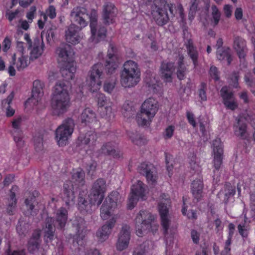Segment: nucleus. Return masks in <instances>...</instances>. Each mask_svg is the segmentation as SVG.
Segmentation results:
<instances>
[{"label":"nucleus","mask_w":255,"mask_h":255,"mask_svg":"<svg viewBox=\"0 0 255 255\" xmlns=\"http://www.w3.org/2000/svg\"><path fill=\"white\" fill-rule=\"evenodd\" d=\"M70 16L72 20L80 26L75 24H70L65 31V40L68 43L75 45L80 41L79 31L87 24L85 20V17L88 16L86 14V9L83 7H74L71 12Z\"/></svg>","instance_id":"1"},{"label":"nucleus","mask_w":255,"mask_h":255,"mask_svg":"<svg viewBox=\"0 0 255 255\" xmlns=\"http://www.w3.org/2000/svg\"><path fill=\"white\" fill-rule=\"evenodd\" d=\"M54 88L51 103V108L55 115H60L65 113L69 107L70 98L63 82L57 83Z\"/></svg>","instance_id":"2"},{"label":"nucleus","mask_w":255,"mask_h":255,"mask_svg":"<svg viewBox=\"0 0 255 255\" xmlns=\"http://www.w3.org/2000/svg\"><path fill=\"white\" fill-rule=\"evenodd\" d=\"M120 74L122 86L126 88L135 87L140 80V70L137 63L128 60L123 65Z\"/></svg>","instance_id":"3"},{"label":"nucleus","mask_w":255,"mask_h":255,"mask_svg":"<svg viewBox=\"0 0 255 255\" xmlns=\"http://www.w3.org/2000/svg\"><path fill=\"white\" fill-rule=\"evenodd\" d=\"M158 109V102L154 99H146L141 105L140 113L137 114L138 124L142 126L149 125Z\"/></svg>","instance_id":"4"},{"label":"nucleus","mask_w":255,"mask_h":255,"mask_svg":"<svg viewBox=\"0 0 255 255\" xmlns=\"http://www.w3.org/2000/svg\"><path fill=\"white\" fill-rule=\"evenodd\" d=\"M75 127L74 120L70 118L64 120L55 131V138L59 146L66 145L68 138L71 136Z\"/></svg>","instance_id":"5"},{"label":"nucleus","mask_w":255,"mask_h":255,"mask_svg":"<svg viewBox=\"0 0 255 255\" xmlns=\"http://www.w3.org/2000/svg\"><path fill=\"white\" fill-rule=\"evenodd\" d=\"M154 220V216L150 212L146 210H141L135 219L136 235L142 237L146 234Z\"/></svg>","instance_id":"6"},{"label":"nucleus","mask_w":255,"mask_h":255,"mask_svg":"<svg viewBox=\"0 0 255 255\" xmlns=\"http://www.w3.org/2000/svg\"><path fill=\"white\" fill-rule=\"evenodd\" d=\"M104 67L102 63L94 65L89 72V79L87 80L89 90L91 92H97L102 84L101 79L103 78Z\"/></svg>","instance_id":"7"},{"label":"nucleus","mask_w":255,"mask_h":255,"mask_svg":"<svg viewBox=\"0 0 255 255\" xmlns=\"http://www.w3.org/2000/svg\"><path fill=\"white\" fill-rule=\"evenodd\" d=\"M106 190V181L102 178L98 179L93 183L89 196L92 202L96 203L98 206L102 202L104 198V193Z\"/></svg>","instance_id":"8"},{"label":"nucleus","mask_w":255,"mask_h":255,"mask_svg":"<svg viewBox=\"0 0 255 255\" xmlns=\"http://www.w3.org/2000/svg\"><path fill=\"white\" fill-rule=\"evenodd\" d=\"M145 185L142 182L137 181L131 187V192L128 198V208L133 209L139 198L145 200Z\"/></svg>","instance_id":"9"},{"label":"nucleus","mask_w":255,"mask_h":255,"mask_svg":"<svg viewBox=\"0 0 255 255\" xmlns=\"http://www.w3.org/2000/svg\"><path fill=\"white\" fill-rule=\"evenodd\" d=\"M117 48L113 43L109 44V49L108 51L107 58L105 64V69L108 75L114 73L119 66V59L116 55Z\"/></svg>","instance_id":"10"},{"label":"nucleus","mask_w":255,"mask_h":255,"mask_svg":"<svg viewBox=\"0 0 255 255\" xmlns=\"http://www.w3.org/2000/svg\"><path fill=\"white\" fill-rule=\"evenodd\" d=\"M76 228V233L73 237V244L75 243L78 245L83 244V240L88 233L86 221L82 218H77L73 223Z\"/></svg>","instance_id":"11"},{"label":"nucleus","mask_w":255,"mask_h":255,"mask_svg":"<svg viewBox=\"0 0 255 255\" xmlns=\"http://www.w3.org/2000/svg\"><path fill=\"white\" fill-rule=\"evenodd\" d=\"M212 148L214 166L216 169L218 170L222 164L224 153L223 145L220 138H216L213 140Z\"/></svg>","instance_id":"12"},{"label":"nucleus","mask_w":255,"mask_h":255,"mask_svg":"<svg viewBox=\"0 0 255 255\" xmlns=\"http://www.w3.org/2000/svg\"><path fill=\"white\" fill-rule=\"evenodd\" d=\"M170 200L160 201L158 204V210L161 217V225L164 230V234H167L169 227V220L168 218V209L170 206Z\"/></svg>","instance_id":"13"},{"label":"nucleus","mask_w":255,"mask_h":255,"mask_svg":"<svg viewBox=\"0 0 255 255\" xmlns=\"http://www.w3.org/2000/svg\"><path fill=\"white\" fill-rule=\"evenodd\" d=\"M220 94L223 99V103L227 109L234 111L238 108V104L234 93L229 91L227 86H223L221 88Z\"/></svg>","instance_id":"14"},{"label":"nucleus","mask_w":255,"mask_h":255,"mask_svg":"<svg viewBox=\"0 0 255 255\" xmlns=\"http://www.w3.org/2000/svg\"><path fill=\"white\" fill-rule=\"evenodd\" d=\"M151 14L156 23L159 26L166 24L169 20L165 6L155 5L152 10Z\"/></svg>","instance_id":"15"},{"label":"nucleus","mask_w":255,"mask_h":255,"mask_svg":"<svg viewBox=\"0 0 255 255\" xmlns=\"http://www.w3.org/2000/svg\"><path fill=\"white\" fill-rule=\"evenodd\" d=\"M138 172L145 176L147 181L154 183L156 180V171L155 168L152 164L142 163L137 168Z\"/></svg>","instance_id":"16"},{"label":"nucleus","mask_w":255,"mask_h":255,"mask_svg":"<svg viewBox=\"0 0 255 255\" xmlns=\"http://www.w3.org/2000/svg\"><path fill=\"white\" fill-rule=\"evenodd\" d=\"M130 238V227L127 225H124L119 234L117 243V250L122 251L126 249L128 247Z\"/></svg>","instance_id":"17"},{"label":"nucleus","mask_w":255,"mask_h":255,"mask_svg":"<svg viewBox=\"0 0 255 255\" xmlns=\"http://www.w3.org/2000/svg\"><path fill=\"white\" fill-rule=\"evenodd\" d=\"M117 8L115 5L110 2H106L103 6L102 17L103 22L106 24L113 23L114 18L116 15Z\"/></svg>","instance_id":"18"},{"label":"nucleus","mask_w":255,"mask_h":255,"mask_svg":"<svg viewBox=\"0 0 255 255\" xmlns=\"http://www.w3.org/2000/svg\"><path fill=\"white\" fill-rule=\"evenodd\" d=\"M116 222V218L112 217L97 231L96 236L100 241L104 242L109 238Z\"/></svg>","instance_id":"19"},{"label":"nucleus","mask_w":255,"mask_h":255,"mask_svg":"<svg viewBox=\"0 0 255 255\" xmlns=\"http://www.w3.org/2000/svg\"><path fill=\"white\" fill-rule=\"evenodd\" d=\"M56 53L58 55V61L62 64L73 62L71 47L69 44H63L56 49Z\"/></svg>","instance_id":"20"},{"label":"nucleus","mask_w":255,"mask_h":255,"mask_svg":"<svg viewBox=\"0 0 255 255\" xmlns=\"http://www.w3.org/2000/svg\"><path fill=\"white\" fill-rule=\"evenodd\" d=\"M175 70L173 62H162L160 67V77L166 83L172 82V75Z\"/></svg>","instance_id":"21"},{"label":"nucleus","mask_w":255,"mask_h":255,"mask_svg":"<svg viewBox=\"0 0 255 255\" xmlns=\"http://www.w3.org/2000/svg\"><path fill=\"white\" fill-rule=\"evenodd\" d=\"M101 154L112 156L114 158H120L122 157V153L116 149V144L113 142H106L102 146L99 151Z\"/></svg>","instance_id":"22"},{"label":"nucleus","mask_w":255,"mask_h":255,"mask_svg":"<svg viewBox=\"0 0 255 255\" xmlns=\"http://www.w3.org/2000/svg\"><path fill=\"white\" fill-rule=\"evenodd\" d=\"M75 188L71 181H67L63 186V199L67 206L73 204L75 199Z\"/></svg>","instance_id":"23"},{"label":"nucleus","mask_w":255,"mask_h":255,"mask_svg":"<svg viewBox=\"0 0 255 255\" xmlns=\"http://www.w3.org/2000/svg\"><path fill=\"white\" fill-rule=\"evenodd\" d=\"M97 139V135L96 133L90 131L85 134L80 135L78 137L79 146L88 145L90 149H92Z\"/></svg>","instance_id":"24"},{"label":"nucleus","mask_w":255,"mask_h":255,"mask_svg":"<svg viewBox=\"0 0 255 255\" xmlns=\"http://www.w3.org/2000/svg\"><path fill=\"white\" fill-rule=\"evenodd\" d=\"M44 86V83L40 80H36L33 82L31 98L28 100L33 102L34 104L38 103L43 96Z\"/></svg>","instance_id":"25"},{"label":"nucleus","mask_w":255,"mask_h":255,"mask_svg":"<svg viewBox=\"0 0 255 255\" xmlns=\"http://www.w3.org/2000/svg\"><path fill=\"white\" fill-rule=\"evenodd\" d=\"M234 48L241 60H245L246 56L247 48L246 42L244 39L238 36L234 38Z\"/></svg>","instance_id":"26"},{"label":"nucleus","mask_w":255,"mask_h":255,"mask_svg":"<svg viewBox=\"0 0 255 255\" xmlns=\"http://www.w3.org/2000/svg\"><path fill=\"white\" fill-rule=\"evenodd\" d=\"M43 47L42 40L41 41L39 38H35L31 47L32 49L30 53V60H33L40 56L43 53Z\"/></svg>","instance_id":"27"},{"label":"nucleus","mask_w":255,"mask_h":255,"mask_svg":"<svg viewBox=\"0 0 255 255\" xmlns=\"http://www.w3.org/2000/svg\"><path fill=\"white\" fill-rule=\"evenodd\" d=\"M62 77L65 80L68 81L73 79L76 72V67L74 62L62 64L60 70Z\"/></svg>","instance_id":"28"},{"label":"nucleus","mask_w":255,"mask_h":255,"mask_svg":"<svg viewBox=\"0 0 255 255\" xmlns=\"http://www.w3.org/2000/svg\"><path fill=\"white\" fill-rule=\"evenodd\" d=\"M68 212L67 210L61 207L57 210L56 214L55 225L58 229H63L67 222Z\"/></svg>","instance_id":"29"},{"label":"nucleus","mask_w":255,"mask_h":255,"mask_svg":"<svg viewBox=\"0 0 255 255\" xmlns=\"http://www.w3.org/2000/svg\"><path fill=\"white\" fill-rule=\"evenodd\" d=\"M40 233L39 231H35L28 242V250L30 253H34L38 250L40 244Z\"/></svg>","instance_id":"30"},{"label":"nucleus","mask_w":255,"mask_h":255,"mask_svg":"<svg viewBox=\"0 0 255 255\" xmlns=\"http://www.w3.org/2000/svg\"><path fill=\"white\" fill-rule=\"evenodd\" d=\"M39 194L38 191L34 190L29 192L28 197L25 200L24 203L32 216H35L37 214V211L34 210V204L36 202V197H38Z\"/></svg>","instance_id":"31"},{"label":"nucleus","mask_w":255,"mask_h":255,"mask_svg":"<svg viewBox=\"0 0 255 255\" xmlns=\"http://www.w3.org/2000/svg\"><path fill=\"white\" fill-rule=\"evenodd\" d=\"M203 182L200 180H195L191 185V191L196 202H199L202 197Z\"/></svg>","instance_id":"32"},{"label":"nucleus","mask_w":255,"mask_h":255,"mask_svg":"<svg viewBox=\"0 0 255 255\" xmlns=\"http://www.w3.org/2000/svg\"><path fill=\"white\" fill-rule=\"evenodd\" d=\"M78 207L79 210L83 213H91L92 211V206L96 205L90 199V202H88L84 197H83L81 193L79 194L78 197Z\"/></svg>","instance_id":"33"},{"label":"nucleus","mask_w":255,"mask_h":255,"mask_svg":"<svg viewBox=\"0 0 255 255\" xmlns=\"http://www.w3.org/2000/svg\"><path fill=\"white\" fill-rule=\"evenodd\" d=\"M72 179L75 184L76 189L83 186L85 183V172L81 168L77 169L73 173Z\"/></svg>","instance_id":"34"},{"label":"nucleus","mask_w":255,"mask_h":255,"mask_svg":"<svg viewBox=\"0 0 255 255\" xmlns=\"http://www.w3.org/2000/svg\"><path fill=\"white\" fill-rule=\"evenodd\" d=\"M80 119L82 123L86 125L95 121L96 115L92 110L89 108H86L81 114Z\"/></svg>","instance_id":"35"},{"label":"nucleus","mask_w":255,"mask_h":255,"mask_svg":"<svg viewBox=\"0 0 255 255\" xmlns=\"http://www.w3.org/2000/svg\"><path fill=\"white\" fill-rule=\"evenodd\" d=\"M217 56L220 60H223L226 59L228 65H230L233 60L231 53V49L229 47H224L220 49L217 50Z\"/></svg>","instance_id":"36"},{"label":"nucleus","mask_w":255,"mask_h":255,"mask_svg":"<svg viewBox=\"0 0 255 255\" xmlns=\"http://www.w3.org/2000/svg\"><path fill=\"white\" fill-rule=\"evenodd\" d=\"M95 30L96 32L94 35L92 34L91 38L95 43H98L106 38L107 29L104 26L99 25L96 27Z\"/></svg>","instance_id":"37"},{"label":"nucleus","mask_w":255,"mask_h":255,"mask_svg":"<svg viewBox=\"0 0 255 255\" xmlns=\"http://www.w3.org/2000/svg\"><path fill=\"white\" fill-rule=\"evenodd\" d=\"M185 45L188 55L195 65L198 59V53L196 48L193 45V41L191 39H188Z\"/></svg>","instance_id":"38"},{"label":"nucleus","mask_w":255,"mask_h":255,"mask_svg":"<svg viewBox=\"0 0 255 255\" xmlns=\"http://www.w3.org/2000/svg\"><path fill=\"white\" fill-rule=\"evenodd\" d=\"M122 113L124 117L129 119L131 118L135 113V109L132 103L130 101H126L123 105Z\"/></svg>","instance_id":"39"},{"label":"nucleus","mask_w":255,"mask_h":255,"mask_svg":"<svg viewBox=\"0 0 255 255\" xmlns=\"http://www.w3.org/2000/svg\"><path fill=\"white\" fill-rule=\"evenodd\" d=\"M30 230V225L25 221L20 219L16 226V231L19 236L24 237Z\"/></svg>","instance_id":"40"},{"label":"nucleus","mask_w":255,"mask_h":255,"mask_svg":"<svg viewBox=\"0 0 255 255\" xmlns=\"http://www.w3.org/2000/svg\"><path fill=\"white\" fill-rule=\"evenodd\" d=\"M114 207L109 204L108 200H105L101 208V217L103 220H107L111 216V210Z\"/></svg>","instance_id":"41"},{"label":"nucleus","mask_w":255,"mask_h":255,"mask_svg":"<svg viewBox=\"0 0 255 255\" xmlns=\"http://www.w3.org/2000/svg\"><path fill=\"white\" fill-rule=\"evenodd\" d=\"M211 9L212 18L211 19V25L213 27H215L218 24L220 21L221 12L217 7L215 5L212 6Z\"/></svg>","instance_id":"42"},{"label":"nucleus","mask_w":255,"mask_h":255,"mask_svg":"<svg viewBox=\"0 0 255 255\" xmlns=\"http://www.w3.org/2000/svg\"><path fill=\"white\" fill-rule=\"evenodd\" d=\"M86 14L88 15L87 13ZM90 20V26L91 27V34L94 35L96 32V27H97V12L95 9H92L91 11L90 15L87 16ZM87 17H85V18Z\"/></svg>","instance_id":"43"},{"label":"nucleus","mask_w":255,"mask_h":255,"mask_svg":"<svg viewBox=\"0 0 255 255\" xmlns=\"http://www.w3.org/2000/svg\"><path fill=\"white\" fill-rule=\"evenodd\" d=\"M235 133L236 136L242 139H246L247 136V125L242 123L238 124L237 122V128L235 130Z\"/></svg>","instance_id":"44"},{"label":"nucleus","mask_w":255,"mask_h":255,"mask_svg":"<svg viewBox=\"0 0 255 255\" xmlns=\"http://www.w3.org/2000/svg\"><path fill=\"white\" fill-rule=\"evenodd\" d=\"M240 73L238 71H234L230 75L228 78L229 85L234 88H240L239 79Z\"/></svg>","instance_id":"45"},{"label":"nucleus","mask_w":255,"mask_h":255,"mask_svg":"<svg viewBox=\"0 0 255 255\" xmlns=\"http://www.w3.org/2000/svg\"><path fill=\"white\" fill-rule=\"evenodd\" d=\"M120 197L119 193L117 191H113L108 196V198L106 200H108L109 204L112 207L115 208L117 206L118 201Z\"/></svg>","instance_id":"46"},{"label":"nucleus","mask_w":255,"mask_h":255,"mask_svg":"<svg viewBox=\"0 0 255 255\" xmlns=\"http://www.w3.org/2000/svg\"><path fill=\"white\" fill-rule=\"evenodd\" d=\"M200 0H191L190 1V6L189 12V19L190 20H192L196 14V11L197 10V8L198 4L200 2Z\"/></svg>","instance_id":"47"},{"label":"nucleus","mask_w":255,"mask_h":255,"mask_svg":"<svg viewBox=\"0 0 255 255\" xmlns=\"http://www.w3.org/2000/svg\"><path fill=\"white\" fill-rule=\"evenodd\" d=\"M254 116L251 112H248L246 111L239 117V118L237 119L238 124H240V123H243L244 121L250 122L254 120Z\"/></svg>","instance_id":"48"},{"label":"nucleus","mask_w":255,"mask_h":255,"mask_svg":"<svg viewBox=\"0 0 255 255\" xmlns=\"http://www.w3.org/2000/svg\"><path fill=\"white\" fill-rule=\"evenodd\" d=\"M26 59L27 57L24 55H20V57L18 58L16 65L17 70H22L28 66V64Z\"/></svg>","instance_id":"49"},{"label":"nucleus","mask_w":255,"mask_h":255,"mask_svg":"<svg viewBox=\"0 0 255 255\" xmlns=\"http://www.w3.org/2000/svg\"><path fill=\"white\" fill-rule=\"evenodd\" d=\"M225 195L227 197L226 202L228 200L230 197L233 196L236 192L235 187H233L229 182H226L225 184Z\"/></svg>","instance_id":"50"},{"label":"nucleus","mask_w":255,"mask_h":255,"mask_svg":"<svg viewBox=\"0 0 255 255\" xmlns=\"http://www.w3.org/2000/svg\"><path fill=\"white\" fill-rule=\"evenodd\" d=\"M187 72V68L185 65L177 66V77L179 80H183Z\"/></svg>","instance_id":"51"},{"label":"nucleus","mask_w":255,"mask_h":255,"mask_svg":"<svg viewBox=\"0 0 255 255\" xmlns=\"http://www.w3.org/2000/svg\"><path fill=\"white\" fill-rule=\"evenodd\" d=\"M13 139L19 147H22L24 144V141L22 140L21 132H13Z\"/></svg>","instance_id":"52"},{"label":"nucleus","mask_w":255,"mask_h":255,"mask_svg":"<svg viewBox=\"0 0 255 255\" xmlns=\"http://www.w3.org/2000/svg\"><path fill=\"white\" fill-rule=\"evenodd\" d=\"M146 243L138 246L134 251L133 255H146Z\"/></svg>","instance_id":"53"},{"label":"nucleus","mask_w":255,"mask_h":255,"mask_svg":"<svg viewBox=\"0 0 255 255\" xmlns=\"http://www.w3.org/2000/svg\"><path fill=\"white\" fill-rule=\"evenodd\" d=\"M98 98V104L101 107H103L106 105H107V99L105 96L103 94H98L97 95Z\"/></svg>","instance_id":"54"},{"label":"nucleus","mask_w":255,"mask_h":255,"mask_svg":"<svg viewBox=\"0 0 255 255\" xmlns=\"http://www.w3.org/2000/svg\"><path fill=\"white\" fill-rule=\"evenodd\" d=\"M210 74L211 76L216 81H219L220 77L219 75V71L217 67L212 66L210 69Z\"/></svg>","instance_id":"55"},{"label":"nucleus","mask_w":255,"mask_h":255,"mask_svg":"<svg viewBox=\"0 0 255 255\" xmlns=\"http://www.w3.org/2000/svg\"><path fill=\"white\" fill-rule=\"evenodd\" d=\"M206 84L205 83H202L201 84V88L199 89V97L203 101H206L207 100V96H206Z\"/></svg>","instance_id":"56"},{"label":"nucleus","mask_w":255,"mask_h":255,"mask_svg":"<svg viewBox=\"0 0 255 255\" xmlns=\"http://www.w3.org/2000/svg\"><path fill=\"white\" fill-rule=\"evenodd\" d=\"M175 130V127L173 126H169L165 130L164 132V137L166 139L170 138L173 134L174 131Z\"/></svg>","instance_id":"57"},{"label":"nucleus","mask_w":255,"mask_h":255,"mask_svg":"<svg viewBox=\"0 0 255 255\" xmlns=\"http://www.w3.org/2000/svg\"><path fill=\"white\" fill-rule=\"evenodd\" d=\"M45 36L47 42L50 43L55 36L54 29L52 28L48 29L46 32Z\"/></svg>","instance_id":"58"},{"label":"nucleus","mask_w":255,"mask_h":255,"mask_svg":"<svg viewBox=\"0 0 255 255\" xmlns=\"http://www.w3.org/2000/svg\"><path fill=\"white\" fill-rule=\"evenodd\" d=\"M54 219L49 217H47L45 221V227L44 229H55L53 226Z\"/></svg>","instance_id":"59"},{"label":"nucleus","mask_w":255,"mask_h":255,"mask_svg":"<svg viewBox=\"0 0 255 255\" xmlns=\"http://www.w3.org/2000/svg\"><path fill=\"white\" fill-rule=\"evenodd\" d=\"M21 119L18 118L17 119L14 120L12 123V126L13 128V132H21L20 130H19V127L21 123Z\"/></svg>","instance_id":"60"},{"label":"nucleus","mask_w":255,"mask_h":255,"mask_svg":"<svg viewBox=\"0 0 255 255\" xmlns=\"http://www.w3.org/2000/svg\"><path fill=\"white\" fill-rule=\"evenodd\" d=\"M34 147L36 151H39L43 149L42 140L40 138L34 139Z\"/></svg>","instance_id":"61"},{"label":"nucleus","mask_w":255,"mask_h":255,"mask_svg":"<svg viewBox=\"0 0 255 255\" xmlns=\"http://www.w3.org/2000/svg\"><path fill=\"white\" fill-rule=\"evenodd\" d=\"M46 13L50 18H54L56 16L55 8L53 5H50Z\"/></svg>","instance_id":"62"},{"label":"nucleus","mask_w":255,"mask_h":255,"mask_svg":"<svg viewBox=\"0 0 255 255\" xmlns=\"http://www.w3.org/2000/svg\"><path fill=\"white\" fill-rule=\"evenodd\" d=\"M14 96V93L12 91L10 94L8 96L6 99L3 100L2 101V105L3 107L5 106L6 105H10L11 103L13 97Z\"/></svg>","instance_id":"63"},{"label":"nucleus","mask_w":255,"mask_h":255,"mask_svg":"<svg viewBox=\"0 0 255 255\" xmlns=\"http://www.w3.org/2000/svg\"><path fill=\"white\" fill-rule=\"evenodd\" d=\"M4 255H24L23 252L12 251L10 249V245H8V249L5 251Z\"/></svg>","instance_id":"64"}]
</instances>
